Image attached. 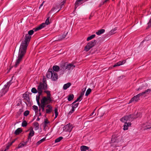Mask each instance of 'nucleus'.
<instances>
[{
	"mask_svg": "<svg viewBox=\"0 0 151 151\" xmlns=\"http://www.w3.org/2000/svg\"><path fill=\"white\" fill-rule=\"evenodd\" d=\"M34 29L28 31V33L25 36L24 40L22 41L20 45L18 56L14 65L15 67H17L19 65L26 53L28 44L31 37V35L33 34L34 31L35 32L34 30Z\"/></svg>",
	"mask_w": 151,
	"mask_h": 151,
	"instance_id": "f257e3e1",
	"label": "nucleus"
},
{
	"mask_svg": "<svg viewBox=\"0 0 151 151\" xmlns=\"http://www.w3.org/2000/svg\"><path fill=\"white\" fill-rule=\"evenodd\" d=\"M37 96H36V100L39 107L40 108L42 109V111L44 112L45 111L44 108L45 105L47 103L48 101H50L51 100L50 97H48L47 98L44 97L41 101V104H40L39 101V99H37Z\"/></svg>",
	"mask_w": 151,
	"mask_h": 151,
	"instance_id": "f03ea898",
	"label": "nucleus"
},
{
	"mask_svg": "<svg viewBox=\"0 0 151 151\" xmlns=\"http://www.w3.org/2000/svg\"><path fill=\"white\" fill-rule=\"evenodd\" d=\"M47 86L45 82V81L43 79V82H41L39 85L37 86V90L38 91V95L37 99H39L40 96L42 94V92L45 91L47 89Z\"/></svg>",
	"mask_w": 151,
	"mask_h": 151,
	"instance_id": "7ed1b4c3",
	"label": "nucleus"
},
{
	"mask_svg": "<svg viewBox=\"0 0 151 151\" xmlns=\"http://www.w3.org/2000/svg\"><path fill=\"white\" fill-rule=\"evenodd\" d=\"M49 70L46 74L47 77L49 78H51L52 80L55 81L58 78L57 73L54 71H50Z\"/></svg>",
	"mask_w": 151,
	"mask_h": 151,
	"instance_id": "20e7f679",
	"label": "nucleus"
},
{
	"mask_svg": "<svg viewBox=\"0 0 151 151\" xmlns=\"http://www.w3.org/2000/svg\"><path fill=\"white\" fill-rule=\"evenodd\" d=\"M12 84V81L8 82L0 91V97L4 95L8 91L9 88Z\"/></svg>",
	"mask_w": 151,
	"mask_h": 151,
	"instance_id": "39448f33",
	"label": "nucleus"
},
{
	"mask_svg": "<svg viewBox=\"0 0 151 151\" xmlns=\"http://www.w3.org/2000/svg\"><path fill=\"white\" fill-rule=\"evenodd\" d=\"M50 18L49 17H48L46 19L45 23H43L41 24L37 27L35 28V29H34L35 31H37L39 30L43 27H45L46 25L49 24L50 23V22L49 21Z\"/></svg>",
	"mask_w": 151,
	"mask_h": 151,
	"instance_id": "423d86ee",
	"label": "nucleus"
},
{
	"mask_svg": "<svg viewBox=\"0 0 151 151\" xmlns=\"http://www.w3.org/2000/svg\"><path fill=\"white\" fill-rule=\"evenodd\" d=\"M137 116H134L133 115H129L125 116L122 118L120 120L122 122H125L128 121H132L133 119L137 118Z\"/></svg>",
	"mask_w": 151,
	"mask_h": 151,
	"instance_id": "0eeeda50",
	"label": "nucleus"
},
{
	"mask_svg": "<svg viewBox=\"0 0 151 151\" xmlns=\"http://www.w3.org/2000/svg\"><path fill=\"white\" fill-rule=\"evenodd\" d=\"M96 42V40H92L89 42L85 47V50L86 51H88L95 45Z\"/></svg>",
	"mask_w": 151,
	"mask_h": 151,
	"instance_id": "6e6552de",
	"label": "nucleus"
},
{
	"mask_svg": "<svg viewBox=\"0 0 151 151\" xmlns=\"http://www.w3.org/2000/svg\"><path fill=\"white\" fill-rule=\"evenodd\" d=\"M142 96V94L140 93L134 96L131 99L129 104H130L132 102H137L138 101L140 97Z\"/></svg>",
	"mask_w": 151,
	"mask_h": 151,
	"instance_id": "1a4fd4ad",
	"label": "nucleus"
},
{
	"mask_svg": "<svg viewBox=\"0 0 151 151\" xmlns=\"http://www.w3.org/2000/svg\"><path fill=\"white\" fill-rule=\"evenodd\" d=\"M72 129L71 125L70 124L66 125L63 127V130L65 132H70Z\"/></svg>",
	"mask_w": 151,
	"mask_h": 151,
	"instance_id": "9d476101",
	"label": "nucleus"
},
{
	"mask_svg": "<svg viewBox=\"0 0 151 151\" xmlns=\"http://www.w3.org/2000/svg\"><path fill=\"white\" fill-rule=\"evenodd\" d=\"M151 128L150 124L148 122H146L142 125V130H145Z\"/></svg>",
	"mask_w": 151,
	"mask_h": 151,
	"instance_id": "9b49d317",
	"label": "nucleus"
},
{
	"mask_svg": "<svg viewBox=\"0 0 151 151\" xmlns=\"http://www.w3.org/2000/svg\"><path fill=\"white\" fill-rule=\"evenodd\" d=\"M68 33V32H64L63 35H60L58 36H56V37L58 38V40H57L60 41L62 40L65 37Z\"/></svg>",
	"mask_w": 151,
	"mask_h": 151,
	"instance_id": "f8f14e48",
	"label": "nucleus"
},
{
	"mask_svg": "<svg viewBox=\"0 0 151 151\" xmlns=\"http://www.w3.org/2000/svg\"><path fill=\"white\" fill-rule=\"evenodd\" d=\"M84 0H77L75 3V10L79 5L82 4Z\"/></svg>",
	"mask_w": 151,
	"mask_h": 151,
	"instance_id": "ddd939ff",
	"label": "nucleus"
},
{
	"mask_svg": "<svg viewBox=\"0 0 151 151\" xmlns=\"http://www.w3.org/2000/svg\"><path fill=\"white\" fill-rule=\"evenodd\" d=\"M66 67L67 70H72L74 68L75 66L72 64L66 65Z\"/></svg>",
	"mask_w": 151,
	"mask_h": 151,
	"instance_id": "4468645a",
	"label": "nucleus"
},
{
	"mask_svg": "<svg viewBox=\"0 0 151 151\" xmlns=\"http://www.w3.org/2000/svg\"><path fill=\"white\" fill-rule=\"evenodd\" d=\"M131 125V123L130 122H128L127 123V122H125L124 123V124L123 126V129L124 130H126L128 129V127L130 126Z\"/></svg>",
	"mask_w": 151,
	"mask_h": 151,
	"instance_id": "2eb2a0df",
	"label": "nucleus"
},
{
	"mask_svg": "<svg viewBox=\"0 0 151 151\" xmlns=\"http://www.w3.org/2000/svg\"><path fill=\"white\" fill-rule=\"evenodd\" d=\"M46 107L47 108H48L47 109H46V113L47 114H49L52 111V106L50 105H48L46 106Z\"/></svg>",
	"mask_w": 151,
	"mask_h": 151,
	"instance_id": "dca6fc26",
	"label": "nucleus"
},
{
	"mask_svg": "<svg viewBox=\"0 0 151 151\" xmlns=\"http://www.w3.org/2000/svg\"><path fill=\"white\" fill-rule=\"evenodd\" d=\"M34 134L35 132L33 130V129L32 128L30 130V132L29 134L28 138V140L29 139H31V137L34 135Z\"/></svg>",
	"mask_w": 151,
	"mask_h": 151,
	"instance_id": "f3484780",
	"label": "nucleus"
},
{
	"mask_svg": "<svg viewBox=\"0 0 151 151\" xmlns=\"http://www.w3.org/2000/svg\"><path fill=\"white\" fill-rule=\"evenodd\" d=\"M118 142L117 140V138L116 137H114L112 136L111 139V143H114L115 144V147H117V146H119L116 145V144Z\"/></svg>",
	"mask_w": 151,
	"mask_h": 151,
	"instance_id": "a211bd4d",
	"label": "nucleus"
},
{
	"mask_svg": "<svg viewBox=\"0 0 151 151\" xmlns=\"http://www.w3.org/2000/svg\"><path fill=\"white\" fill-rule=\"evenodd\" d=\"M60 70L62 72V73L63 74L65 73L67 70L66 67V65L65 64L64 65H63L61 67V68H60Z\"/></svg>",
	"mask_w": 151,
	"mask_h": 151,
	"instance_id": "6ab92c4d",
	"label": "nucleus"
},
{
	"mask_svg": "<svg viewBox=\"0 0 151 151\" xmlns=\"http://www.w3.org/2000/svg\"><path fill=\"white\" fill-rule=\"evenodd\" d=\"M151 92V89H148L141 93L142 96H144L145 95L148 94L149 93Z\"/></svg>",
	"mask_w": 151,
	"mask_h": 151,
	"instance_id": "aec40b11",
	"label": "nucleus"
},
{
	"mask_svg": "<svg viewBox=\"0 0 151 151\" xmlns=\"http://www.w3.org/2000/svg\"><path fill=\"white\" fill-rule=\"evenodd\" d=\"M53 70H52L51 69V71H54L55 72H58L59 71L60 69V68L59 66L58 65H54L52 67Z\"/></svg>",
	"mask_w": 151,
	"mask_h": 151,
	"instance_id": "412c9836",
	"label": "nucleus"
},
{
	"mask_svg": "<svg viewBox=\"0 0 151 151\" xmlns=\"http://www.w3.org/2000/svg\"><path fill=\"white\" fill-rule=\"evenodd\" d=\"M71 85L70 83H67L65 84L63 86V89L64 90H66Z\"/></svg>",
	"mask_w": 151,
	"mask_h": 151,
	"instance_id": "4be33fe9",
	"label": "nucleus"
},
{
	"mask_svg": "<svg viewBox=\"0 0 151 151\" xmlns=\"http://www.w3.org/2000/svg\"><path fill=\"white\" fill-rule=\"evenodd\" d=\"M27 143V142H23L22 143H20L19 144L17 148L19 149V148H22L23 147H24V146H25V145H26Z\"/></svg>",
	"mask_w": 151,
	"mask_h": 151,
	"instance_id": "5701e85b",
	"label": "nucleus"
},
{
	"mask_svg": "<svg viewBox=\"0 0 151 151\" xmlns=\"http://www.w3.org/2000/svg\"><path fill=\"white\" fill-rule=\"evenodd\" d=\"M105 32L104 29H102L99 30L98 32H96V34L98 35H100L103 34Z\"/></svg>",
	"mask_w": 151,
	"mask_h": 151,
	"instance_id": "b1692460",
	"label": "nucleus"
},
{
	"mask_svg": "<svg viewBox=\"0 0 151 151\" xmlns=\"http://www.w3.org/2000/svg\"><path fill=\"white\" fill-rule=\"evenodd\" d=\"M34 125L35 127L34 129L35 130H37L39 129V124L37 122H34Z\"/></svg>",
	"mask_w": 151,
	"mask_h": 151,
	"instance_id": "393cba45",
	"label": "nucleus"
},
{
	"mask_svg": "<svg viewBox=\"0 0 151 151\" xmlns=\"http://www.w3.org/2000/svg\"><path fill=\"white\" fill-rule=\"evenodd\" d=\"M88 149V147L85 146H82L81 147V151H86Z\"/></svg>",
	"mask_w": 151,
	"mask_h": 151,
	"instance_id": "a878e982",
	"label": "nucleus"
},
{
	"mask_svg": "<svg viewBox=\"0 0 151 151\" xmlns=\"http://www.w3.org/2000/svg\"><path fill=\"white\" fill-rule=\"evenodd\" d=\"M22 132V130L20 128H18L14 132V134L16 135H18Z\"/></svg>",
	"mask_w": 151,
	"mask_h": 151,
	"instance_id": "bb28decb",
	"label": "nucleus"
},
{
	"mask_svg": "<svg viewBox=\"0 0 151 151\" xmlns=\"http://www.w3.org/2000/svg\"><path fill=\"white\" fill-rule=\"evenodd\" d=\"M46 139L45 137L43 138L42 139H41L40 140L38 141L36 144V145L37 146H38L40 144H41L42 142H44Z\"/></svg>",
	"mask_w": 151,
	"mask_h": 151,
	"instance_id": "cd10ccee",
	"label": "nucleus"
},
{
	"mask_svg": "<svg viewBox=\"0 0 151 151\" xmlns=\"http://www.w3.org/2000/svg\"><path fill=\"white\" fill-rule=\"evenodd\" d=\"M78 104H79V103H74V102L72 104V108L74 109H75L77 108V107H78Z\"/></svg>",
	"mask_w": 151,
	"mask_h": 151,
	"instance_id": "c85d7f7f",
	"label": "nucleus"
},
{
	"mask_svg": "<svg viewBox=\"0 0 151 151\" xmlns=\"http://www.w3.org/2000/svg\"><path fill=\"white\" fill-rule=\"evenodd\" d=\"M117 30V28L116 27L114 29H112L109 32V34L110 35H112L115 33H116V31Z\"/></svg>",
	"mask_w": 151,
	"mask_h": 151,
	"instance_id": "c756f323",
	"label": "nucleus"
},
{
	"mask_svg": "<svg viewBox=\"0 0 151 151\" xmlns=\"http://www.w3.org/2000/svg\"><path fill=\"white\" fill-rule=\"evenodd\" d=\"M74 97V96L73 94H70L68 95V100L69 101H70L73 99Z\"/></svg>",
	"mask_w": 151,
	"mask_h": 151,
	"instance_id": "7c9ffc66",
	"label": "nucleus"
},
{
	"mask_svg": "<svg viewBox=\"0 0 151 151\" xmlns=\"http://www.w3.org/2000/svg\"><path fill=\"white\" fill-rule=\"evenodd\" d=\"M58 6H56L55 7H53L51 10V11H54L55 10V12H57L59 11L60 9L59 10H58Z\"/></svg>",
	"mask_w": 151,
	"mask_h": 151,
	"instance_id": "2f4dec72",
	"label": "nucleus"
},
{
	"mask_svg": "<svg viewBox=\"0 0 151 151\" xmlns=\"http://www.w3.org/2000/svg\"><path fill=\"white\" fill-rule=\"evenodd\" d=\"M96 36V35H93L90 36L88 37L87 38V41H88L92 39H93V38H94Z\"/></svg>",
	"mask_w": 151,
	"mask_h": 151,
	"instance_id": "473e14b6",
	"label": "nucleus"
},
{
	"mask_svg": "<svg viewBox=\"0 0 151 151\" xmlns=\"http://www.w3.org/2000/svg\"><path fill=\"white\" fill-rule=\"evenodd\" d=\"M54 111L55 113V119L57 117L58 114V109L57 108H55Z\"/></svg>",
	"mask_w": 151,
	"mask_h": 151,
	"instance_id": "72a5a7b5",
	"label": "nucleus"
},
{
	"mask_svg": "<svg viewBox=\"0 0 151 151\" xmlns=\"http://www.w3.org/2000/svg\"><path fill=\"white\" fill-rule=\"evenodd\" d=\"M31 92L34 93H38V91L35 88H33L31 89Z\"/></svg>",
	"mask_w": 151,
	"mask_h": 151,
	"instance_id": "f704fd0d",
	"label": "nucleus"
},
{
	"mask_svg": "<svg viewBox=\"0 0 151 151\" xmlns=\"http://www.w3.org/2000/svg\"><path fill=\"white\" fill-rule=\"evenodd\" d=\"M63 139V137H60L55 139V142L57 143V142H59Z\"/></svg>",
	"mask_w": 151,
	"mask_h": 151,
	"instance_id": "c9c22d12",
	"label": "nucleus"
},
{
	"mask_svg": "<svg viewBox=\"0 0 151 151\" xmlns=\"http://www.w3.org/2000/svg\"><path fill=\"white\" fill-rule=\"evenodd\" d=\"M132 115H133V116H137L136 118H138L139 117H140L141 116V114L140 113L137 112L136 113H135L134 114H132ZM136 119V118H135Z\"/></svg>",
	"mask_w": 151,
	"mask_h": 151,
	"instance_id": "e433bc0d",
	"label": "nucleus"
},
{
	"mask_svg": "<svg viewBox=\"0 0 151 151\" xmlns=\"http://www.w3.org/2000/svg\"><path fill=\"white\" fill-rule=\"evenodd\" d=\"M82 97V95H80L78 97L76 100L74 102V103H76L78 101H80L82 99H81V97Z\"/></svg>",
	"mask_w": 151,
	"mask_h": 151,
	"instance_id": "4c0bfd02",
	"label": "nucleus"
},
{
	"mask_svg": "<svg viewBox=\"0 0 151 151\" xmlns=\"http://www.w3.org/2000/svg\"><path fill=\"white\" fill-rule=\"evenodd\" d=\"M145 85L144 84H143L141 86H140L138 88L136 89L137 91H139L142 90V89H144Z\"/></svg>",
	"mask_w": 151,
	"mask_h": 151,
	"instance_id": "58836bf2",
	"label": "nucleus"
},
{
	"mask_svg": "<svg viewBox=\"0 0 151 151\" xmlns=\"http://www.w3.org/2000/svg\"><path fill=\"white\" fill-rule=\"evenodd\" d=\"M27 125V123L25 120L22 123V127H26Z\"/></svg>",
	"mask_w": 151,
	"mask_h": 151,
	"instance_id": "ea45409f",
	"label": "nucleus"
},
{
	"mask_svg": "<svg viewBox=\"0 0 151 151\" xmlns=\"http://www.w3.org/2000/svg\"><path fill=\"white\" fill-rule=\"evenodd\" d=\"M91 89L90 88H88L87 90L86 93L85 95L86 96H88L91 93Z\"/></svg>",
	"mask_w": 151,
	"mask_h": 151,
	"instance_id": "a19ab883",
	"label": "nucleus"
},
{
	"mask_svg": "<svg viewBox=\"0 0 151 151\" xmlns=\"http://www.w3.org/2000/svg\"><path fill=\"white\" fill-rule=\"evenodd\" d=\"M44 92L46 93L47 95V98L48 97H50V91H44Z\"/></svg>",
	"mask_w": 151,
	"mask_h": 151,
	"instance_id": "79ce46f5",
	"label": "nucleus"
},
{
	"mask_svg": "<svg viewBox=\"0 0 151 151\" xmlns=\"http://www.w3.org/2000/svg\"><path fill=\"white\" fill-rule=\"evenodd\" d=\"M33 109L35 111H37L38 110V107L34 105L32 107Z\"/></svg>",
	"mask_w": 151,
	"mask_h": 151,
	"instance_id": "37998d69",
	"label": "nucleus"
},
{
	"mask_svg": "<svg viewBox=\"0 0 151 151\" xmlns=\"http://www.w3.org/2000/svg\"><path fill=\"white\" fill-rule=\"evenodd\" d=\"M29 111L28 110H26L24 112V116H27L29 114Z\"/></svg>",
	"mask_w": 151,
	"mask_h": 151,
	"instance_id": "c03bdc74",
	"label": "nucleus"
},
{
	"mask_svg": "<svg viewBox=\"0 0 151 151\" xmlns=\"http://www.w3.org/2000/svg\"><path fill=\"white\" fill-rule=\"evenodd\" d=\"M75 110V109H74L72 108V110L69 111L68 113V114L71 115Z\"/></svg>",
	"mask_w": 151,
	"mask_h": 151,
	"instance_id": "a18cd8bd",
	"label": "nucleus"
},
{
	"mask_svg": "<svg viewBox=\"0 0 151 151\" xmlns=\"http://www.w3.org/2000/svg\"><path fill=\"white\" fill-rule=\"evenodd\" d=\"M125 76L124 75H122L121 76H120L119 77H118V80H120L121 79H122Z\"/></svg>",
	"mask_w": 151,
	"mask_h": 151,
	"instance_id": "49530a36",
	"label": "nucleus"
},
{
	"mask_svg": "<svg viewBox=\"0 0 151 151\" xmlns=\"http://www.w3.org/2000/svg\"><path fill=\"white\" fill-rule=\"evenodd\" d=\"M147 24L149 27H150L151 26V19L150 20Z\"/></svg>",
	"mask_w": 151,
	"mask_h": 151,
	"instance_id": "de8ad7c7",
	"label": "nucleus"
},
{
	"mask_svg": "<svg viewBox=\"0 0 151 151\" xmlns=\"http://www.w3.org/2000/svg\"><path fill=\"white\" fill-rule=\"evenodd\" d=\"M44 123L45 124H48L49 123V122L48 120L46 119L44 121Z\"/></svg>",
	"mask_w": 151,
	"mask_h": 151,
	"instance_id": "09e8293b",
	"label": "nucleus"
},
{
	"mask_svg": "<svg viewBox=\"0 0 151 151\" xmlns=\"http://www.w3.org/2000/svg\"><path fill=\"white\" fill-rule=\"evenodd\" d=\"M117 66H119V65L118 63H116L113 66L114 67H115Z\"/></svg>",
	"mask_w": 151,
	"mask_h": 151,
	"instance_id": "8fccbe9b",
	"label": "nucleus"
},
{
	"mask_svg": "<svg viewBox=\"0 0 151 151\" xmlns=\"http://www.w3.org/2000/svg\"><path fill=\"white\" fill-rule=\"evenodd\" d=\"M95 110H96V109H95L93 111V112L90 114V116H92V115H93V114L94 113H95Z\"/></svg>",
	"mask_w": 151,
	"mask_h": 151,
	"instance_id": "3c124183",
	"label": "nucleus"
},
{
	"mask_svg": "<svg viewBox=\"0 0 151 151\" xmlns=\"http://www.w3.org/2000/svg\"><path fill=\"white\" fill-rule=\"evenodd\" d=\"M119 65V66H120V65H122V63L121 62V61H119V62H117Z\"/></svg>",
	"mask_w": 151,
	"mask_h": 151,
	"instance_id": "603ef678",
	"label": "nucleus"
},
{
	"mask_svg": "<svg viewBox=\"0 0 151 151\" xmlns=\"http://www.w3.org/2000/svg\"><path fill=\"white\" fill-rule=\"evenodd\" d=\"M121 62L122 63V65H123V64L125 62V60H123L122 61H121Z\"/></svg>",
	"mask_w": 151,
	"mask_h": 151,
	"instance_id": "864d4df0",
	"label": "nucleus"
},
{
	"mask_svg": "<svg viewBox=\"0 0 151 151\" xmlns=\"http://www.w3.org/2000/svg\"><path fill=\"white\" fill-rule=\"evenodd\" d=\"M44 1H43L42 3L40 5V7H39V8L40 9V8L43 5V4L44 3Z\"/></svg>",
	"mask_w": 151,
	"mask_h": 151,
	"instance_id": "5fc2aeb1",
	"label": "nucleus"
},
{
	"mask_svg": "<svg viewBox=\"0 0 151 151\" xmlns=\"http://www.w3.org/2000/svg\"><path fill=\"white\" fill-rule=\"evenodd\" d=\"M9 147V146H7L6 147V149L5 150H6V151H7V150L8 149Z\"/></svg>",
	"mask_w": 151,
	"mask_h": 151,
	"instance_id": "6e6d98bb",
	"label": "nucleus"
},
{
	"mask_svg": "<svg viewBox=\"0 0 151 151\" xmlns=\"http://www.w3.org/2000/svg\"><path fill=\"white\" fill-rule=\"evenodd\" d=\"M65 3V1H64L63 2V3L62 4V5L61 6V8H62V7L63 6V5Z\"/></svg>",
	"mask_w": 151,
	"mask_h": 151,
	"instance_id": "4d7b16f0",
	"label": "nucleus"
},
{
	"mask_svg": "<svg viewBox=\"0 0 151 151\" xmlns=\"http://www.w3.org/2000/svg\"><path fill=\"white\" fill-rule=\"evenodd\" d=\"M37 121H39V120H40V118H38H38H37Z\"/></svg>",
	"mask_w": 151,
	"mask_h": 151,
	"instance_id": "13d9d810",
	"label": "nucleus"
},
{
	"mask_svg": "<svg viewBox=\"0 0 151 151\" xmlns=\"http://www.w3.org/2000/svg\"><path fill=\"white\" fill-rule=\"evenodd\" d=\"M84 94V93H82L81 94V95H82V96H83Z\"/></svg>",
	"mask_w": 151,
	"mask_h": 151,
	"instance_id": "bf43d9fd",
	"label": "nucleus"
},
{
	"mask_svg": "<svg viewBox=\"0 0 151 151\" xmlns=\"http://www.w3.org/2000/svg\"><path fill=\"white\" fill-rule=\"evenodd\" d=\"M41 115V112H40V113H39V115L40 116V115Z\"/></svg>",
	"mask_w": 151,
	"mask_h": 151,
	"instance_id": "052dcab7",
	"label": "nucleus"
},
{
	"mask_svg": "<svg viewBox=\"0 0 151 151\" xmlns=\"http://www.w3.org/2000/svg\"><path fill=\"white\" fill-rule=\"evenodd\" d=\"M147 37H146V39H145V40H148L147 39Z\"/></svg>",
	"mask_w": 151,
	"mask_h": 151,
	"instance_id": "680f3d73",
	"label": "nucleus"
},
{
	"mask_svg": "<svg viewBox=\"0 0 151 151\" xmlns=\"http://www.w3.org/2000/svg\"><path fill=\"white\" fill-rule=\"evenodd\" d=\"M40 110H41L40 109H39V111H40Z\"/></svg>",
	"mask_w": 151,
	"mask_h": 151,
	"instance_id": "e2e57ef3",
	"label": "nucleus"
},
{
	"mask_svg": "<svg viewBox=\"0 0 151 151\" xmlns=\"http://www.w3.org/2000/svg\"><path fill=\"white\" fill-rule=\"evenodd\" d=\"M4 151H6V150H5Z\"/></svg>",
	"mask_w": 151,
	"mask_h": 151,
	"instance_id": "0e129e2a",
	"label": "nucleus"
}]
</instances>
